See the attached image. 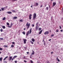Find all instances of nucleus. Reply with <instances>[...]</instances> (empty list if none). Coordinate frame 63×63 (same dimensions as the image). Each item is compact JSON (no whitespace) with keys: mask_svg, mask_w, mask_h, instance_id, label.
<instances>
[{"mask_svg":"<svg viewBox=\"0 0 63 63\" xmlns=\"http://www.w3.org/2000/svg\"><path fill=\"white\" fill-rule=\"evenodd\" d=\"M60 29H61L62 28L61 27V26H60Z\"/></svg>","mask_w":63,"mask_h":63,"instance_id":"nucleus-47","label":"nucleus"},{"mask_svg":"<svg viewBox=\"0 0 63 63\" xmlns=\"http://www.w3.org/2000/svg\"><path fill=\"white\" fill-rule=\"evenodd\" d=\"M43 31V30H41V31H40L39 33V34H41V33H42V32Z\"/></svg>","mask_w":63,"mask_h":63,"instance_id":"nucleus-12","label":"nucleus"},{"mask_svg":"<svg viewBox=\"0 0 63 63\" xmlns=\"http://www.w3.org/2000/svg\"><path fill=\"white\" fill-rule=\"evenodd\" d=\"M47 63H49V62L48 61H47Z\"/></svg>","mask_w":63,"mask_h":63,"instance_id":"nucleus-51","label":"nucleus"},{"mask_svg":"<svg viewBox=\"0 0 63 63\" xmlns=\"http://www.w3.org/2000/svg\"><path fill=\"white\" fill-rule=\"evenodd\" d=\"M32 54H34V52L33 50L32 51Z\"/></svg>","mask_w":63,"mask_h":63,"instance_id":"nucleus-18","label":"nucleus"},{"mask_svg":"<svg viewBox=\"0 0 63 63\" xmlns=\"http://www.w3.org/2000/svg\"><path fill=\"white\" fill-rule=\"evenodd\" d=\"M51 40V39H50L49 40V41H50Z\"/></svg>","mask_w":63,"mask_h":63,"instance_id":"nucleus-53","label":"nucleus"},{"mask_svg":"<svg viewBox=\"0 0 63 63\" xmlns=\"http://www.w3.org/2000/svg\"><path fill=\"white\" fill-rule=\"evenodd\" d=\"M30 43H32V44H34V43H33V42H32V41H30Z\"/></svg>","mask_w":63,"mask_h":63,"instance_id":"nucleus-25","label":"nucleus"},{"mask_svg":"<svg viewBox=\"0 0 63 63\" xmlns=\"http://www.w3.org/2000/svg\"><path fill=\"white\" fill-rule=\"evenodd\" d=\"M2 50V48H0V50Z\"/></svg>","mask_w":63,"mask_h":63,"instance_id":"nucleus-35","label":"nucleus"},{"mask_svg":"<svg viewBox=\"0 0 63 63\" xmlns=\"http://www.w3.org/2000/svg\"><path fill=\"white\" fill-rule=\"evenodd\" d=\"M13 19H16V17H13Z\"/></svg>","mask_w":63,"mask_h":63,"instance_id":"nucleus-23","label":"nucleus"},{"mask_svg":"<svg viewBox=\"0 0 63 63\" xmlns=\"http://www.w3.org/2000/svg\"><path fill=\"white\" fill-rule=\"evenodd\" d=\"M2 59H3L1 57L0 58V61H2Z\"/></svg>","mask_w":63,"mask_h":63,"instance_id":"nucleus-17","label":"nucleus"},{"mask_svg":"<svg viewBox=\"0 0 63 63\" xmlns=\"http://www.w3.org/2000/svg\"><path fill=\"white\" fill-rule=\"evenodd\" d=\"M61 2V1H59V3L60 4V3Z\"/></svg>","mask_w":63,"mask_h":63,"instance_id":"nucleus-52","label":"nucleus"},{"mask_svg":"<svg viewBox=\"0 0 63 63\" xmlns=\"http://www.w3.org/2000/svg\"><path fill=\"white\" fill-rule=\"evenodd\" d=\"M32 27H34V24H32Z\"/></svg>","mask_w":63,"mask_h":63,"instance_id":"nucleus-38","label":"nucleus"},{"mask_svg":"<svg viewBox=\"0 0 63 63\" xmlns=\"http://www.w3.org/2000/svg\"><path fill=\"white\" fill-rule=\"evenodd\" d=\"M24 62H25V63H26V62H27V61H26L25 60L24 61Z\"/></svg>","mask_w":63,"mask_h":63,"instance_id":"nucleus-36","label":"nucleus"},{"mask_svg":"<svg viewBox=\"0 0 63 63\" xmlns=\"http://www.w3.org/2000/svg\"><path fill=\"white\" fill-rule=\"evenodd\" d=\"M43 7V5L40 6V8H41V7Z\"/></svg>","mask_w":63,"mask_h":63,"instance_id":"nucleus-50","label":"nucleus"},{"mask_svg":"<svg viewBox=\"0 0 63 63\" xmlns=\"http://www.w3.org/2000/svg\"><path fill=\"white\" fill-rule=\"evenodd\" d=\"M36 28V29L37 30L38 29V28H39V27H38L37 26H36V27H35Z\"/></svg>","mask_w":63,"mask_h":63,"instance_id":"nucleus-10","label":"nucleus"},{"mask_svg":"<svg viewBox=\"0 0 63 63\" xmlns=\"http://www.w3.org/2000/svg\"><path fill=\"white\" fill-rule=\"evenodd\" d=\"M14 58H12L11 60L12 61H13V60H14Z\"/></svg>","mask_w":63,"mask_h":63,"instance_id":"nucleus-41","label":"nucleus"},{"mask_svg":"<svg viewBox=\"0 0 63 63\" xmlns=\"http://www.w3.org/2000/svg\"><path fill=\"white\" fill-rule=\"evenodd\" d=\"M31 16H32V14H30L29 16V19L30 20L31 19Z\"/></svg>","mask_w":63,"mask_h":63,"instance_id":"nucleus-6","label":"nucleus"},{"mask_svg":"<svg viewBox=\"0 0 63 63\" xmlns=\"http://www.w3.org/2000/svg\"><path fill=\"white\" fill-rule=\"evenodd\" d=\"M60 31H61V32H62L63 31V30H60Z\"/></svg>","mask_w":63,"mask_h":63,"instance_id":"nucleus-43","label":"nucleus"},{"mask_svg":"<svg viewBox=\"0 0 63 63\" xmlns=\"http://www.w3.org/2000/svg\"><path fill=\"white\" fill-rule=\"evenodd\" d=\"M58 62H59V61H60V60H59V59H58V60H57Z\"/></svg>","mask_w":63,"mask_h":63,"instance_id":"nucleus-42","label":"nucleus"},{"mask_svg":"<svg viewBox=\"0 0 63 63\" xmlns=\"http://www.w3.org/2000/svg\"><path fill=\"white\" fill-rule=\"evenodd\" d=\"M56 2H53V5L52 6V7H53L54 6H55L56 5Z\"/></svg>","mask_w":63,"mask_h":63,"instance_id":"nucleus-5","label":"nucleus"},{"mask_svg":"<svg viewBox=\"0 0 63 63\" xmlns=\"http://www.w3.org/2000/svg\"><path fill=\"white\" fill-rule=\"evenodd\" d=\"M48 34H49V32L47 31L44 33V35H47Z\"/></svg>","mask_w":63,"mask_h":63,"instance_id":"nucleus-3","label":"nucleus"},{"mask_svg":"<svg viewBox=\"0 0 63 63\" xmlns=\"http://www.w3.org/2000/svg\"><path fill=\"white\" fill-rule=\"evenodd\" d=\"M11 47H14V46L13 45H12L11 46Z\"/></svg>","mask_w":63,"mask_h":63,"instance_id":"nucleus-26","label":"nucleus"},{"mask_svg":"<svg viewBox=\"0 0 63 63\" xmlns=\"http://www.w3.org/2000/svg\"><path fill=\"white\" fill-rule=\"evenodd\" d=\"M12 44H13V45H15V43L14 42H12Z\"/></svg>","mask_w":63,"mask_h":63,"instance_id":"nucleus-31","label":"nucleus"},{"mask_svg":"<svg viewBox=\"0 0 63 63\" xmlns=\"http://www.w3.org/2000/svg\"><path fill=\"white\" fill-rule=\"evenodd\" d=\"M12 25H13V24L11 23V24H10V26L12 27Z\"/></svg>","mask_w":63,"mask_h":63,"instance_id":"nucleus-33","label":"nucleus"},{"mask_svg":"<svg viewBox=\"0 0 63 63\" xmlns=\"http://www.w3.org/2000/svg\"><path fill=\"white\" fill-rule=\"evenodd\" d=\"M57 60H58V57H57Z\"/></svg>","mask_w":63,"mask_h":63,"instance_id":"nucleus-56","label":"nucleus"},{"mask_svg":"<svg viewBox=\"0 0 63 63\" xmlns=\"http://www.w3.org/2000/svg\"><path fill=\"white\" fill-rule=\"evenodd\" d=\"M1 10L2 11H4L5 10V9L4 8H1Z\"/></svg>","mask_w":63,"mask_h":63,"instance_id":"nucleus-19","label":"nucleus"},{"mask_svg":"<svg viewBox=\"0 0 63 63\" xmlns=\"http://www.w3.org/2000/svg\"><path fill=\"white\" fill-rule=\"evenodd\" d=\"M0 39L1 40H3V39L2 38H0Z\"/></svg>","mask_w":63,"mask_h":63,"instance_id":"nucleus-34","label":"nucleus"},{"mask_svg":"<svg viewBox=\"0 0 63 63\" xmlns=\"http://www.w3.org/2000/svg\"><path fill=\"white\" fill-rule=\"evenodd\" d=\"M8 56H7L5 57V58L6 59V58H8Z\"/></svg>","mask_w":63,"mask_h":63,"instance_id":"nucleus-45","label":"nucleus"},{"mask_svg":"<svg viewBox=\"0 0 63 63\" xmlns=\"http://www.w3.org/2000/svg\"><path fill=\"white\" fill-rule=\"evenodd\" d=\"M6 19V17H4L3 18H2V20H5Z\"/></svg>","mask_w":63,"mask_h":63,"instance_id":"nucleus-15","label":"nucleus"},{"mask_svg":"<svg viewBox=\"0 0 63 63\" xmlns=\"http://www.w3.org/2000/svg\"><path fill=\"white\" fill-rule=\"evenodd\" d=\"M20 22H23V20L22 19H20Z\"/></svg>","mask_w":63,"mask_h":63,"instance_id":"nucleus-24","label":"nucleus"},{"mask_svg":"<svg viewBox=\"0 0 63 63\" xmlns=\"http://www.w3.org/2000/svg\"><path fill=\"white\" fill-rule=\"evenodd\" d=\"M44 45H46V43H44Z\"/></svg>","mask_w":63,"mask_h":63,"instance_id":"nucleus-62","label":"nucleus"},{"mask_svg":"<svg viewBox=\"0 0 63 63\" xmlns=\"http://www.w3.org/2000/svg\"><path fill=\"white\" fill-rule=\"evenodd\" d=\"M3 63H7V62L6 61H4L3 62Z\"/></svg>","mask_w":63,"mask_h":63,"instance_id":"nucleus-30","label":"nucleus"},{"mask_svg":"<svg viewBox=\"0 0 63 63\" xmlns=\"http://www.w3.org/2000/svg\"><path fill=\"white\" fill-rule=\"evenodd\" d=\"M46 9L47 10H48V7H46Z\"/></svg>","mask_w":63,"mask_h":63,"instance_id":"nucleus-29","label":"nucleus"},{"mask_svg":"<svg viewBox=\"0 0 63 63\" xmlns=\"http://www.w3.org/2000/svg\"><path fill=\"white\" fill-rule=\"evenodd\" d=\"M2 27L3 29H5V26H3Z\"/></svg>","mask_w":63,"mask_h":63,"instance_id":"nucleus-20","label":"nucleus"},{"mask_svg":"<svg viewBox=\"0 0 63 63\" xmlns=\"http://www.w3.org/2000/svg\"><path fill=\"white\" fill-rule=\"evenodd\" d=\"M3 47H8V46L4 45Z\"/></svg>","mask_w":63,"mask_h":63,"instance_id":"nucleus-21","label":"nucleus"},{"mask_svg":"<svg viewBox=\"0 0 63 63\" xmlns=\"http://www.w3.org/2000/svg\"><path fill=\"white\" fill-rule=\"evenodd\" d=\"M7 25H8V26H9V25H10V24H9V23H8V22L7 23Z\"/></svg>","mask_w":63,"mask_h":63,"instance_id":"nucleus-27","label":"nucleus"},{"mask_svg":"<svg viewBox=\"0 0 63 63\" xmlns=\"http://www.w3.org/2000/svg\"><path fill=\"white\" fill-rule=\"evenodd\" d=\"M30 23H29L28 22H27L26 24V26H27V29H28L30 27Z\"/></svg>","mask_w":63,"mask_h":63,"instance_id":"nucleus-1","label":"nucleus"},{"mask_svg":"<svg viewBox=\"0 0 63 63\" xmlns=\"http://www.w3.org/2000/svg\"><path fill=\"white\" fill-rule=\"evenodd\" d=\"M9 58V61H10L11 60V59H12V57H10Z\"/></svg>","mask_w":63,"mask_h":63,"instance_id":"nucleus-11","label":"nucleus"},{"mask_svg":"<svg viewBox=\"0 0 63 63\" xmlns=\"http://www.w3.org/2000/svg\"><path fill=\"white\" fill-rule=\"evenodd\" d=\"M51 19H52V18H53V16H52L51 17Z\"/></svg>","mask_w":63,"mask_h":63,"instance_id":"nucleus-54","label":"nucleus"},{"mask_svg":"<svg viewBox=\"0 0 63 63\" xmlns=\"http://www.w3.org/2000/svg\"><path fill=\"white\" fill-rule=\"evenodd\" d=\"M36 14L34 13L33 15V20H35V19L36 18Z\"/></svg>","mask_w":63,"mask_h":63,"instance_id":"nucleus-2","label":"nucleus"},{"mask_svg":"<svg viewBox=\"0 0 63 63\" xmlns=\"http://www.w3.org/2000/svg\"><path fill=\"white\" fill-rule=\"evenodd\" d=\"M6 59V58H5L3 59V60L4 61V60H5Z\"/></svg>","mask_w":63,"mask_h":63,"instance_id":"nucleus-48","label":"nucleus"},{"mask_svg":"<svg viewBox=\"0 0 63 63\" xmlns=\"http://www.w3.org/2000/svg\"><path fill=\"white\" fill-rule=\"evenodd\" d=\"M22 33L24 35H25V32H22Z\"/></svg>","mask_w":63,"mask_h":63,"instance_id":"nucleus-22","label":"nucleus"},{"mask_svg":"<svg viewBox=\"0 0 63 63\" xmlns=\"http://www.w3.org/2000/svg\"><path fill=\"white\" fill-rule=\"evenodd\" d=\"M7 13L8 14H12V13L11 12H7Z\"/></svg>","mask_w":63,"mask_h":63,"instance_id":"nucleus-8","label":"nucleus"},{"mask_svg":"<svg viewBox=\"0 0 63 63\" xmlns=\"http://www.w3.org/2000/svg\"><path fill=\"white\" fill-rule=\"evenodd\" d=\"M46 43V41H45L44 42V43Z\"/></svg>","mask_w":63,"mask_h":63,"instance_id":"nucleus-60","label":"nucleus"},{"mask_svg":"<svg viewBox=\"0 0 63 63\" xmlns=\"http://www.w3.org/2000/svg\"><path fill=\"white\" fill-rule=\"evenodd\" d=\"M8 27L9 28L10 27V28H11V27H12L11 26H8Z\"/></svg>","mask_w":63,"mask_h":63,"instance_id":"nucleus-39","label":"nucleus"},{"mask_svg":"<svg viewBox=\"0 0 63 63\" xmlns=\"http://www.w3.org/2000/svg\"><path fill=\"white\" fill-rule=\"evenodd\" d=\"M51 54H52L53 53V52H51Z\"/></svg>","mask_w":63,"mask_h":63,"instance_id":"nucleus-64","label":"nucleus"},{"mask_svg":"<svg viewBox=\"0 0 63 63\" xmlns=\"http://www.w3.org/2000/svg\"><path fill=\"white\" fill-rule=\"evenodd\" d=\"M32 7H33V6H32V5L31 6V8H32Z\"/></svg>","mask_w":63,"mask_h":63,"instance_id":"nucleus-57","label":"nucleus"},{"mask_svg":"<svg viewBox=\"0 0 63 63\" xmlns=\"http://www.w3.org/2000/svg\"><path fill=\"white\" fill-rule=\"evenodd\" d=\"M32 42H35V39H34V38H32Z\"/></svg>","mask_w":63,"mask_h":63,"instance_id":"nucleus-14","label":"nucleus"},{"mask_svg":"<svg viewBox=\"0 0 63 63\" xmlns=\"http://www.w3.org/2000/svg\"><path fill=\"white\" fill-rule=\"evenodd\" d=\"M16 56H14V57H13V58H16Z\"/></svg>","mask_w":63,"mask_h":63,"instance_id":"nucleus-44","label":"nucleus"},{"mask_svg":"<svg viewBox=\"0 0 63 63\" xmlns=\"http://www.w3.org/2000/svg\"><path fill=\"white\" fill-rule=\"evenodd\" d=\"M38 5H39V3H35V5L34 4V5L35 6H38Z\"/></svg>","mask_w":63,"mask_h":63,"instance_id":"nucleus-7","label":"nucleus"},{"mask_svg":"<svg viewBox=\"0 0 63 63\" xmlns=\"http://www.w3.org/2000/svg\"><path fill=\"white\" fill-rule=\"evenodd\" d=\"M29 33V31H28L26 34L27 36H28Z\"/></svg>","mask_w":63,"mask_h":63,"instance_id":"nucleus-9","label":"nucleus"},{"mask_svg":"<svg viewBox=\"0 0 63 63\" xmlns=\"http://www.w3.org/2000/svg\"><path fill=\"white\" fill-rule=\"evenodd\" d=\"M59 31L58 30V29H57L56 30V32H59Z\"/></svg>","mask_w":63,"mask_h":63,"instance_id":"nucleus-28","label":"nucleus"},{"mask_svg":"<svg viewBox=\"0 0 63 63\" xmlns=\"http://www.w3.org/2000/svg\"><path fill=\"white\" fill-rule=\"evenodd\" d=\"M23 40L24 41V43L25 44L26 43V41H27V40L25 39H24Z\"/></svg>","mask_w":63,"mask_h":63,"instance_id":"nucleus-4","label":"nucleus"},{"mask_svg":"<svg viewBox=\"0 0 63 63\" xmlns=\"http://www.w3.org/2000/svg\"><path fill=\"white\" fill-rule=\"evenodd\" d=\"M24 30H25V28H24Z\"/></svg>","mask_w":63,"mask_h":63,"instance_id":"nucleus-61","label":"nucleus"},{"mask_svg":"<svg viewBox=\"0 0 63 63\" xmlns=\"http://www.w3.org/2000/svg\"><path fill=\"white\" fill-rule=\"evenodd\" d=\"M24 48H25V49H26V47H24Z\"/></svg>","mask_w":63,"mask_h":63,"instance_id":"nucleus-59","label":"nucleus"},{"mask_svg":"<svg viewBox=\"0 0 63 63\" xmlns=\"http://www.w3.org/2000/svg\"><path fill=\"white\" fill-rule=\"evenodd\" d=\"M54 36V34L52 35H51V37H53V36Z\"/></svg>","mask_w":63,"mask_h":63,"instance_id":"nucleus-40","label":"nucleus"},{"mask_svg":"<svg viewBox=\"0 0 63 63\" xmlns=\"http://www.w3.org/2000/svg\"><path fill=\"white\" fill-rule=\"evenodd\" d=\"M32 30V28L31 29L30 31V33H29L30 34L31 33V32H32V31H31Z\"/></svg>","mask_w":63,"mask_h":63,"instance_id":"nucleus-13","label":"nucleus"},{"mask_svg":"<svg viewBox=\"0 0 63 63\" xmlns=\"http://www.w3.org/2000/svg\"><path fill=\"white\" fill-rule=\"evenodd\" d=\"M12 12H15V11L14 10H12Z\"/></svg>","mask_w":63,"mask_h":63,"instance_id":"nucleus-49","label":"nucleus"},{"mask_svg":"<svg viewBox=\"0 0 63 63\" xmlns=\"http://www.w3.org/2000/svg\"><path fill=\"white\" fill-rule=\"evenodd\" d=\"M30 58H32V55H31L30 56Z\"/></svg>","mask_w":63,"mask_h":63,"instance_id":"nucleus-46","label":"nucleus"},{"mask_svg":"<svg viewBox=\"0 0 63 63\" xmlns=\"http://www.w3.org/2000/svg\"><path fill=\"white\" fill-rule=\"evenodd\" d=\"M46 6H47V5L45 4V7H46Z\"/></svg>","mask_w":63,"mask_h":63,"instance_id":"nucleus-63","label":"nucleus"},{"mask_svg":"<svg viewBox=\"0 0 63 63\" xmlns=\"http://www.w3.org/2000/svg\"><path fill=\"white\" fill-rule=\"evenodd\" d=\"M41 30V28H39V31H40V30Z\"/></svg>","mask_w":63,"mask_h":63,"instance_id":"nucleus-37","label":"nucleus"},{"mask_svg":"<svg viewBox=\"0 0 63 63\" xmlns=\"http://www.w3.org/2000/svg\"><path fill=\"white\" fill-rule=\"evenodd\" d=\"M43 42H44V39H43Z\"/></svg>","mask_w":63,"mask_h":63,"instance_id":"nucleus-58","label":"nucleus"},{"mask_svg":"<svg viewBox=\"0 0 63 63\" xmlns=\"http://www.w3.org/2000/svg\"><path fill=\"white\" fill-rule=\"evenodd\" d=\"M27 54H29V52H27Z\"/></svg>","mask_w":63,"mask_h":63,"instance_id":"nucleus-55","label":"nucleus"},{"mask_svg":"<svg viewBox=\"0 0 63 63\" xmlns=\"http://www.w3.org/2000/svg\"><path fill=\"white\" fill-rule=\"evenodd\" d=\"M0 31L1 32H3V29H0Z\"/></svg>","mask_w":63,"mask_h":63,"instance_id":"nucleus-32","label":"nucleus"},{"mask_svg":"<svg viewBox=\"0 0 63 63\" xmlns=\"http://www.w3.org/2000/svg\"><path fill=\"white\" fill-rule=\"evenodd\" d=\"M39 22H37V23H36V26H38V25L39 24Z\"/></svg>","mask_w":63,"mask_h":63,"instance_id":"nucleus-16","label":"nucleus"}]
</instances>
